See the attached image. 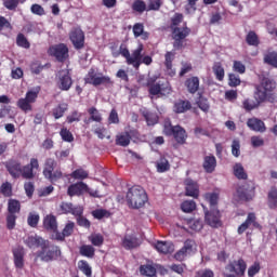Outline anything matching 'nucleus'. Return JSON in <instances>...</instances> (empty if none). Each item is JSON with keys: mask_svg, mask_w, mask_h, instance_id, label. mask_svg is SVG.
<instances>
[{"mask_svg": "<svg viewBox=\"0 0 277 277\" xmlns=\"http://www.w3.org/2000/svg\"><path fill=\"white\" fill-rule=\"evenodd\" d=\"M260 84L255 87L254 98L256 103H275L276 94L272 93L276 90V82L273 77L269 76V72H263L259 76Z\"/></svg>", "mask_w": 277, "mask_h": 277, "instance_id": "1", "label": "nucleus"}, {"mask_svg": "<svg viewBox=\"0 0 277 277\" xmlns=\"http://www.w3.org/2000/svg\"><path fill=\"white\" fill-rule=\"evenodd\" d=\"M183 14L175 13L171 17V29H172V38H173V49L176 51H181V49H185V39L189 34H192V28L187 27V22L183 24V27H179L183 23Z\"/></svg>", "mask_w": 277, "mask_h": 277, "instance_id": "2", "label": "nucleus"}, {"mask_svg": "<svg viewBox=\"0 0 277 277\" xmlns=\"http://www.w3.org/2000/svg\"><path fill=\"white\" fill-rule=\"evenodd\" d=\"M126 200L130 209H142L148 202V195L142 186H132L127 193Z\"/></svg>", "mask_w": 277, "mask_h": 277, "instance_id": "3", "label": "nucleus"}, {"mask_svg": "<svg viewBox=\"0 0 277 277\" xmlns=\"http://www.w3.org/2000/svg\"><path fill=\"white\" fill-rule=\"evenodd\" d=\"M141 51H144V44H138V47L131 52H129V49L126 48L124 44H121L119 48V51L111 48V55L113 57H120V55H122V57H124L128 66H133V64H135V66H137L140 64V53Z\"/></svg>", "mask_w": 277, "mask_h": 277, "instance_id": "4", "label": "nucleus"}, {"mask_svg": "<svg viewBox=\"0 0 277 277\" xmlns=\"http://www.w3.org/2000/svg\"><path fill=\"white\" fill-rule=\"evenodd\" d=\"M62 256V250L55 245H51L49 240L43 242L41 250L37 252V258L43 261V263H51L57 261Z\"/></svg>", "mask_w": 277, "mask_h": 277, "instance_id": "5", "label": "nucleus"}, {"mask_svg": "<svg viewBox=\"0 0 277 277\" xmlns=\"http://www.w3.org/2000/svg\"><path fill=\"white\" fill-rule=\"evenodd\" d=\"M146 88H148L150 96H168L169 94H172L170 82H157V77H148Z\"/></svg>", "mask_w": 277, "mask_h": 277, "instance_id": "6", "label": "nucleus"}, {"mask_svg": "<svg viewBox=\"0 0 277 277\" xmlns=\"http://www.w3.org/2000/svg\"><path fill=\"white\" fill-rule=\"evenodd\" d=\"M57 161L53 158H47L43 167V176L50 183H57L61 179H64V173L61 169H56Z\"/></svg>", "mask_w": 277, "mask_h": 277, "instance_id": "7", "label": "nucleus"}, {"mask_svg": "<svg viewBox=\"0 0 277 277\" xmlns=\"http://www.w3.org/2000/svg\"><path fill=\"white\" fill-rule=\"evenodd\" d=\"M163 133L168 137L173 136L176 144H180V146H183V144L187 142V132L181 126H172V123L166 122Z\"/></svg>", "mask_w": 277, "mask_h": 277, "instance_id": "8", "label": "nucleus"}, {"mask_svg": "<svg viewBox=\"0 0 277 277\" xmlns=\"http://www.w3.org/2000/svg\"><path fill=\"white\" fill-rule=\"evenodd\" d=\"M84 83L89 85H94V88H98V85H105V88H109V85H114L111 78L109 76H103V74H96L94 68H91L85 78Z\"/></svg>", "mask_w": 277, "mask_h": 277, "instance_id": "9", "label": "nucleus"}, {"mask_svg": "<svg viewBox=\"0 0 277 277\" xmlns=\"http://www.w3.org/2000/svg\"><path fill=\"white\" fill-rule=\"evenodd\" d=\"M225 269L230 274H226L225 277H243L246 276V269H248V263L243 258H239L238 260H234L229 262Z\"/></svg>", "mask_w": 277, "mask_h": 277, "instance_id": "10", "label": "nucleus"}, {"mask_svg": "<svg viewBox=\"0 0 277 277\" xmlns=\"http://www.w3.org/2000/svg\"><path fill=\"white\" fill-rule=\"evenodd\" d=\"M70 50L68 49V45L66 43H57L54 45H51L48 50V54L51 57H55L56 62H60L61 64H64L70 57Z\"/></svg>", "mask_w": 277, "mask_h": 277, "instance_id": "11", "label": "nucleus"}, {"mask_svg": "<svg viewBox=\"0 0 277 277\" xmlns=\"http://www.w3.org/2000/svg\"><path fill=\"white\" fill-rule=\"evenodd\" d=\"M38 100V91H28L25 97H22L17 101L16 105L18 109L24 111V114H28V111L34 110V103Z\"/></svg>", "mask_w": 277, "mask_h": 277, "instance_id": "12", "label": "nucleus"}, {"mask_svg": "<svg viewBox=\"0 0 277 277\" xmlns=\"http://www.w3.org/2000/svg\"><path fill=\"white\" fill-rule=\"evenodd\" d=\"M255 189L256 187L254 186V182H247L237 187L236 194L239 200L250 202V200H252L255 196Z\"/></svg>", "mask_w": 277, "mask_h": 277, "instance_id": "13", "label": "nucleus"}, {"mask_svg": "<svg viewBox=\"0 0 277 277\" xmlns=\"http://www.w3.org/2000/svg\"><path fill=\"white\" fill-rule=\"evenodd\" d=\"M56 85L58 90L63 92H68L72 88V77H70V71L68 69H61L56 75Z\"/></svg>", "mask_w": 277, "mask_h": 277, "instance_id": "14", "label": "nucleus"}, {"mask_svg": "<svg viewBox=\"0 0 277 277\" xmlns=\"http://www.w3.org/2000/svg\"><path fill=\"white\" fill-rule=\"evenodd\" d=\"M69 40L76 51H81L85 47V32L80 28H75L69 32Z\"/></svg>", "mask_w": 277, "mask_h": 277, "instance_id": "15", "label": "nucleus"}, {"mask_svg": "<svg viewBox=\"0 0 277 277\" xmlns=\"http://www.w3.org/2000/svg\"><path fill=\"white\" fill-rule=\"evenodd\" d=\"M40 170V162L38 161V158H31L30 162L21 169V175L23 179L31 180L36 174L34 171Z\"/></svg>", "mask_w": 277, "mask_h": 277, "instance_id": "16", "label": "nucleus"}, {"mask_svg": "<svg viewBox=\"0 0 277 277\" xmlns=\"http://www.w3.org/2000/svg\"><path fill=\"white\" fill-rule=\"evenodd\" d=\"M60 210L61 213H63L64 215H83V207L81 206H75L72 205V202H66L63 201L60 205Z\"/></svg>", "mask_w": 277, "mask_h": 277, "instance_id": "17", "label": "nucleus"}, {"mask_svg": "<svg viewBox=\"0 0 277 277\" xmlns=\"http://www.w3.org/2000/svg\"><path fill=\"white\" fill-rule=\"evenodd\" d=\"M72 233H75V222L69 221L62 233L57 230L56 234H52L51 239H54V241H66V237H70Z\"/></svg>", "mask_w": 277, "mask_h": 277, "instance_id": "18", "label": "nucleus"}, {"mask_svg": "<svg viewBox=\"0 0 277 277\" xmlns=\"http://www.w3.org/2000/svg\"><path fill=\"white\" fill-rule=\"evenodd\" d=\"M196 245V242L192 239H187L184 242V246L181 250H179L175 254H174V259L175 261H185V258L188 254H192V252H194V246Z\"/></svg>", "mask_w": 277, "mask_h": 277, "instance_id": "19", "label": "nucleus"}, {"mask_svg": "<svg viewBox=\"0 0 277 277\" xmlns=\"http://www.w3.org/2000/svg\"><path fill=\"white\" fill-rule=\"evenodd\" d=\"M206 215V222L209 226H211L212 228H220V226H222V221H220V210H211V211H206L205 212Z\"/></svg>", "mask_w": 277, "mask_h": 277, "instance_id": "20", "label": "nucleus"}, {"mask_svg": "<svg viewBox=\"0 0 277 277\" xmlns=\"http://www.w3.org/2000/svg\"><path fill=\"white\" fill-rule=\"evenodd\" d=\"M247 127L250 131H254L255 133H265V131H267L265 122L256 117L249 118L247 120Z\"/></svg>", "mask_w": 277, "mask_h": 277, "instance_id": "21", "label": "nucleus"}, {"mask_svg": "<svg viewBox=\"0 0 277 277\" xmlns=\"http://www.w3.org/2000/svg\"><path fill=\"white\" fill-rule=\"evenodd\" d=\"M4 166L9 174H11L13 179H18L21 176V170L23 168L21 164V161L15 159H10L4 163Z\"/></svg>", "mask_w": 277, "mask_h": 277, "instance_id": "22", "label": "nucleus"}, {"mask_svg": "<svg viewBox=\"0 0 277 277\" xmlns=\"http://www.w3.org/2000/svg\"><path fill=\"white\" fill-rule=\"evenodd\" d=\"M88 190V184L83 182H77L68 186L67 196H83Z\"/></svg>", "mask_w": 277, "mask_h": 277, "instance_id": "23", "label": "nucleus"}, {"mask_svg": "<svg viewBox=\"0 0 277 277\" xmlns=\"http://www.w3.org/2000/svg\"><path fill=\"white\" fill-rule=\"evenodd\" d=\"M43 228L53 235H57V217L53 214H48L43 217Z\"/></svg>", "mask_w": 277, "mask_h": 277, "instance_id": "24", "label": "nucleus"}, {"mask_svg": "<svg viewBox=\"0 0 277 277\" xmlns=\"http://www.w3.org/2000/svg\"><path fill=\"white\" fill-rule=\"evenodd\" d=\"M121 246L124 250H135V248H140L141 242L135 235H126L121 240Z\"/></svg>", "mask_w": 277, "mask_h": 277, "instance_id": "25", "label": "nucleus"}, {"mask_svg": "<svg viewBox=\"0 0 277 277\" xmlns=\"http://www.w3.org/2000/svg\"><path fill=\"white\" fill-rule=\"evenodd\" d=\"M202 168L207 174H213L215 172V168H217V159L215 156L210 154L203 158Z\"/></svg>", "mask_w": 277, "mask_h": 277, "instance_id": "26", "label": "nucleus"}, {"mask_svg": "<svg viewBox=\"0 0 277 277\" xmlns=\"http://www.w3.org/2000/svg\"><path fill=\"white\" fill-rule=\"evenodd\" d=\"M154 248H156L157 252L160 254H172V252H174V243L171 241L158 240L157 243L154 245Z\"/></svg>", "mask_w": 277, "mask_h": 277, "instance_id": "27", "label": "nucleus"}, {"mask_svg": "<svg viewBox=\"0 0 277 277\" xmlns=\"http://www.w3.org/2000/svg\"><path fill=\"white\" fill-rule=\"evenodd\" d=\"M184 85L185 88H187V91L189 92V94H196V92L200 90V78L193 76L186 79Z\"/></svg>", "mask_w": 277, "mask_h": 277, "instance_id": "28", "label": "nucleus"}, {"mask_svg": "<svg viewBox=\"0 0 277 277\" xmlns=\"http://www.w3.org/2000/svg\"><path fill=\"white\" fill-rule=\"evenodd\" d=\"M185 192V195L189 196L190 198H198V196H200L198 184L192 180L186 181Z\"/></svg>", "mask_w": 277, "mask_h": 277, "instance_id": "29", "label": "nucleus"}, {"mask_svg": "<svg viewBox=\"0 0 277 277\" xmlns=\"http://www.w3.org/2000/svg\"><path fill=\"white\" fill-rule=\"evenodd\" d=\"M14 265L17 269L25 267V251L21 248L13 250Z\"/></svg>", "mask_w": 277, "mask_h": 277, "instance_id": "30", "label": "nucleus"}, {"mask_svg": "<svg viewBox=\"0 0 277 277\" xmlns=\"http://www.w3.org/2000/svg\"><path fill=\"white\" fill-rule=\"evenodd\" d=\"M192 109V102L187 100H180L174 103L173 111L175 114H185V111H189Z\"/></svg>", "mask_w": 277, "mask_h": 277, "instance_id": "31", "label": "nucleus"}, {"mask_svg": "<svg viewBox=\"0 0 277 277\" xmlns=\"http://www.w3.org/2000/svg\"><path fill=\"white\" fill-rule=\"evenodd\" d=\"M88 114L90 115V118L84 120V124H90V122H103V116L96 107L89 108Z\"/></svg>", "mask_w": 277, "mask_h": 277, "instance_id": "32", "label": "nucleus"}, {"mask_svg": "<svg viewBox=\"0 0 277 277\" xmlns=\"http://www.w3.org/2000/svg\"><path fill=\"white\" fill-rule=\"evenodd\" d=\"M186 226L190 230H194V233H200V229L205 227V223L202 219H187Z\"/></svg>", "mask_w": 277, "mask_h": 277, "instance_id": "33", "label": "nucleus"}, {"mask_svg": "<svg viewBox=\"0 0 277 277\" xmlns=\"http://www.w3.org/2000/svg\"><path fill=\"white\" fill-rule=\"evenodd\" d=\"M246 42L248 47H259L261 44V39L259 38V35L254 30H250L246 35Z\"/></svg>", "mask_w": 277, "mask_h": 277, "instance_id": "34", "label": "nucleus"}, {"mask_svg": "<svg viewBox=\"0 0 277 277\" xmlns=\"http://www.w3.org/2000/svg\"><path fill=\"white\" fill-rule=\"evenodd\" d=\"M141 276L155 277L157 276V268L153 264H143L140 266Z\"/></svg>", "mask_w": 277, "mask_h": 277, "instance_id": "35", "label": "nucleus"}, {"mask_svg": "<svg viewBox=\"0 0 277 277\" xmlns=\"http://www.w3.org/2000/svg\"><path fill=\"white\" fill-rule=\"evenodd\" d=\"M66 111H68V105L66 103H62L52 109V115L55 120H60V118H64Z\"/></svg>", "mask_w": 277, "mask_h": 277, "instance_id": "36", "label": "nucleus"}, {"mask_svg": "<svg viewBox=\"0 0 277 277\" xmlns=\"http://www.w3.org/2000/svg\"><path fill=\"white\" fill-rule=\"evenodd\" d=\"M45 241L47 240L42 239L41 237L29 236L25 240V243L28 248H42Z\"/></svg>", "mask_w": 277, "mask_h": 277, "instance_id": "37", "label": "nucleus"}, {"mask_svg": "<svg viewBox=\"0 0 277 277\" xmlns=\"http://www.w3.org/2000/svg\"><path fill=\"white\" fill-rule=\"evenodd\" d=\"M17 213H21V201L16 199H9L8 214L16 215Z\"/></svg>", "mask_w": 277, "mask_h": 277, "instance_id": "38", "label": "nucleus"}, {"mask_svg": "<svg viewBox=\"0 0 277 277\" xmlns=\"http://www.w3.org/2000/svg\"><path fill=\"white\" fill-rule=\"evenodd\" d=\"M131 144V134L123 132L116 136V145L127 147Z\"/></svg>", "mask_w": 277, "mask_h": 277, "instance_id": "39", "label": "nucleus"}, {"mask_svg": "<svg viewBox=\"0 0 277 277\" xmlns=\"http://www.w3.org/2000/svg\"><path fill=\"white\" fill-rule=\"evenodd\" d=\"M157 172L163 173L170 171V161L166 156H161L160 159L156 162Z\"/></svg>", "mask_w": 277, "mask_h": 277, "instance_id": "40", "label": "nucleus"}, {"mask_svg": "<svg viewBox=\"0 0 277 277\" xmlns=\"http://www.w3.org/2000/svg\"><path fill=\"white\" fill-rule=\"evenodd\" d=\"M234 176H236V179H239V181L248 180V173H246V170L243 169V164L237 162L234 166Z\"/></svg>", "mask_w": 277, "mask_h": 277, "instance_id": "41", "label": "nucleus"}, {"mask_svg": "<svg viewBox=\"0 0 277 277\" xmlns=\"http://www.w3.org/2000/svg\"><path fill=\"white\" fill-rule=\"evenodd\" d=\"M212 70L217 81H224L225 71L222 62H215L212 66Z\"/></svg>", "mask_w": 277, "mask_h": 277, "instance_id": "42", "label": "nucleus"}, {"mask_svg": "<svg viewBox=\"0 0 277 277\" xmlns=\"http://www.w3.org/2000/svg\"><path fill=\"white\" fill-rule=\"evenodd\" d=\"M81 256H85L87 259H94V254L96 249L92 247V245H82L79 249Z\"/></svg>", "mask_w": 277, "mask_h": 277, "instance_id": "43", "label": "nucleus"}, {"mask_svg": "<svg viewBox=\"0 0 277 277\" xmlns=\"http://www.w3.org/2000/svg\"><path fill=\"white\" fill-rule=\"evenodd\" d=\"M196 104L199 107V109H201V111H205L206 114H207V111H209V109H211L209 100L207 97H205L202 95V93H198V98H197Z\"/></svg>", "mask_w": 277, "mask_h": 277, "instance_id": "44", "label": "nucleus"}, {"mask_svg": "<svg viewBox=\"0 0 277 277\" xmlns=\"http://www.w3.org/2000/svg\"><path fill=\"white\" fill-rule=\"evenodd\" d=\"M143 116L148 127H154V124H157V122H159V116H157V113H150L146 110V111H143Z\"/></svg>", "mask_w": 277, "mask_h": 277, "instance_id": "45", "label": "nucleus"}, {"mask_svg": "<svg viewBox=\"0 0 277 277\" xmlns=\"http://www.w3.org/2000/svg\"><path fill=\"white\" fill-rule=\"evenodd\" d=\"M142 53H144V51L140 52L137 66L135 65V63L132 64V66H133V68H135V70H140V66H142V64H145V66H150V64H153V57L149 55L142 56Z\"/></svg>", "mask_w": 277, "mask_h": 277, "instance_id": "46", "label": "nucleus"}, {"mask_svg": "<svg viewBox=\"0 0 277 277\" xmlns=\"http://www.w3.org/2000/svg\"><path fill=\"white\" fill-rule=\"evenodd\" d=\"M264 64H268V66H273V68H277V52H268L264 55Z\"/></svg>", "mask_w": 277, "mask_h": 277, "instance_id": "47", "label": "nucleus"}, {"mask_svg": "<svg viewBox=\"0 0 277 277\" xmlns=\"http://www.w3.org/2000/svg\"><path fill=\"white\" fill-rule=\"evenodd\" d=\"M205 198L207 202H209L211 210L215 209L217 207V201L220 200V195L217 193H207L205 195Z\"/></svg>", "mask_w": 277, "mask_h": 277, "instance_id": "48", "label": "nucleus"}, {"mask_svg": "<svg viewBox=\"0 0 277 277\" xmlns=\"http://www.w3.org/2000/svg\"><path fill=\"white\" fill-rule=\"evenodd\" d=\"M181 210L183 211V213H193V211H196V201L184 200L181 203Z\"/></svg>", "mask_w": 277, "mask_h": 277, "instance_id": "49", "label": "nucleus"}, {"mask_svg": "<svg viewBox=\"0 0 277 277\" xmlns=\"http://www.w3.org/2000/svg\"><path fill=\"white\" fill-rule=\"evenodd\" d=\"M78 267H79L80 272H82V274H84V276L92 277V267L90 266L88 261L80 260L78 262Z\"/></svg>", "mask_w": 277, "mask_h": 277, "instance_id": "50", "label": "nucleus"}, {"mask_svg": "<svg viewBox=\"0 0 277 277\" xmlns=\"http://www.w3.org/2000/svg\"><path fill=\"white\" fill-rule=\"evenodd\" d=\"M47 66H49L48 64L42 65V63H40V61H34L30 63V72L31 75H40V72H42V70H44V68H47Z\"/></svg>", "mask_w": 277, "mask_h": 277, "instance_id": "51", "label": "nucleus"}, {"mask_svg": "<svg viewBox=\"0 0 277 277\" xmlns=\"http://www.w3.org/2000/svg\"><path fill=\"white\" fill-rule=\"evenodd\" d=\"M89 241L92 243V246H95V248H101L103 243H105V237L101 234H94L89 236Z\"/></svg>", "mask_w": 277, "mask_h": 277, "instance_id": "52", "label": "nucleus"}, {"mask_svg": "<svg viewBox=\"0 0 277 277\" xmlns=\"http://www.w3.org/2000/svg\"><path fill=\"white\" fill-rule=\"evenodd\" d=\"M2 3L6 10L15 11L21 3H25V0H2Z\"/></svg>", "mask_w": 277, "mask_h": 277, "instance_id": "53", "label": "nucleus"}, {"mask_svg": "<svg viewBox=\"0 0 277 277\" xmlns=\"http://www.w3.org/2000/svg\"><path fill=\"white\" fill-rule=\"evenodd\" d=\"M16 44L17 47H21L22 49H30L31 43H29V40H27V37L23 35V32H19L16 37Z\"/></svg>", "mask_w": 277, "mask_h": 277, "instance_id": "54", "label": "nucleus"}, {"mask_svg": "<svg viewBox=\"0 0 277 277\" xmlns=\"http://www.w3.org/2000/svg\"><path fill=\"white\" fill-rule=\"evenodd\" d=\"M250 222H254V216L252 214H248L246 221L238 227V235H243L245 230L250 228Z\"/></svg>", "mask_w": 277, "mask_h": 277, "instance_id": "55", "label": "nucleus"}, {"mask_svg": "<svg viewBox=\"0 0 277 277\" xmlns=\"http://www.w3.org/2000/svg\"><path fill=\"white\" fill-rule=\"evenodd\" d=\"M132 10L133 12H138V14H144V12H146V2L143 0H134Z\"/></svg>", "mask_w": 277, "mask_h": 277, "instance_id": "56", "label": "nucleus"}, {"mask_svg": "<svg viewBox=\"0 0 277 277\" xmlns=\"http://www.w3.org/2000/svg\"><path fill=\"white\" fill-rule=\"evenodd\" d=\"M268 207L271 209H277V189L273 188L268 193Z\"/></svg>", "mask_w": 277, "mask_h": 277, "instance_id": "57", "label": "nucleus"}, {"mask_svg": "<svg viewBox=\"0 0 277 277\" xmlns=\"http://www.w3.org/2000/svg\"><path fill=\"white\" fill-rule=\"evenodd\" d=\"M0 192L4 198L12 197V184L10 182H4L0 186Z\"/></svg>", "mask_w": 277, "mask_h": 277, "instance_id": "58", "label": "nucleus"}, {"mask_svg": "<svg viewBox=\"0 0 277 277\" xmlns=\"http://www.w3.org/2000/svg\"><path fill=\"white\" fill-rule=\"evenodd\" d=\"M60 135L63 142H75V136L72 135V132H70V130H67L66 128L61 129Z\"/></svg>", "mask_w": 277, "mask_h": 277, "instance_id": "59", "label": "nucleus"}, {"mask_svg": "<svg viewBox=\"0 0 277 277\" xmlns=\"http://www.w3.org/2000/svg\"><path fill=\"white\" fill-rule=\"evenodd\" d=\"M89 173L88 171L83 170V169H77L71 173V177L76 179L78 181H83L85 179H88Z\"/></svg>", "mask_w": 277, "mask_h": 277, "instance_id": "60", "label": "nucleus"}, {"mask_svg": "<svg viewBox=\"0 0 277 277\" xmlns=\"http://www.w3.org/2000/svg\"><path fill=\"white\" fill-rule=\"evenodd\" d=\"M38 222H40V215L36 213H29L27 219V224L31 228H36L38 226Z\"/></svg>", "mask_w": 277, "mask_h": 277, "instance_id": "61", "label": "nucleus"}, {"mask_svg": "<svg viewBox=\"0 0 277 277\" xmlns=\"http://www.w3.org/2000/svg\"><path fill=\"white\" fill-rule=\"evenodd\" d=\"M176 54L174 52H167L164 54V66L167 70H172V63L174 62V56Z\"/></svg>", "mask_w": 277, "mask_h": 277, "instance_id": "62", "label": "nucleus"}, {"mask_svg": "<svg viewBox=\"0 0 277 277\" xmlns=\"http://www.w3.org/2000/svg\"><path fill=\"white\" fill-rule=\"evenodd\" d=\"M92 215L95 220H103V217H109L111 213L105 209H97L92 212Z\"/></svg>", "mask_w": 277, "mask_h": 277, "instance_id": "63", "label": "nucleus"}, {"mask_svg": "<svg viewBox=\"0 0 277 277\" xmlns=\"http://www.w3.org/2000/svg\"><path fill=\"white\" fill-rule=\"evenodd\" d=\"M261 272V263L260 262H254L251 266L248 268V276L249 277H254L256 274Z\"/></svg>", "mask_w": 277, "mask_h": 277, "instance_id": "64", "label": "nucleus"}]
</instances>
